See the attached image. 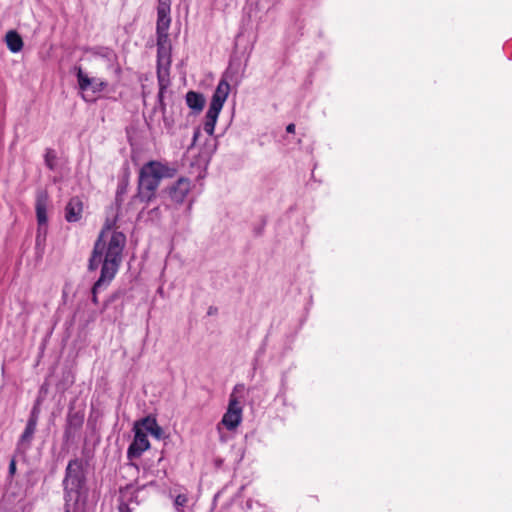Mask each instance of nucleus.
Wrapping results in <instances>:
<instances>
[{"instance_id":"15","label":"nucleus","mask_w":512,"mask_h":512,"mask_svg":"<svg viewBox=\"0 0 512 512\" xmlns=\"http://www.w3.org/2000/svg\"><path fill=\"white\" fill-rule=\"evenodd\" d=\"M139 426H143L147 432H149L152 436L156 437L157 439L161 438L162 436V428L158 425L155 418L147 416L140 420Z\"/></svg>"},{"instance_id":"4","label":"nucleus","mask_w":512,"mask_h":512,"mask_svg":"<svg viewBox=\"0 0 512 512\" xmlns=\"http://www.w3.org/2000/svg\"><path fill=\"white\" fill-rule=\"evenodd\" d=\"M119 251L120 243L116 240L110 245L107 257L101 266V273L99 279L94 283L91 293L92 302L98 304L97 293L102 287H107L108 284L114 279L119 270Z\"/></svg>"},{"instance_id":"14","label":"nucleus","mask_w":512,"mask_h":512,"mask_svg":"<svg viewBox=\"0 0 512 512\" xmlns=\"http://www.w3.org/2000/svg\"><path fill=\"white\" fill-rule=\"evenodd\" d=\"M169 75L170 73H165V71L157 73V80L159 84L158 100L162 111L166 109V105L164 103V93L170 84Z\"/></svg>"},{"instance_id":"2","label":"nucleus","mask_w":512,"mask_h":512,"mask_svg":"<svg viewBox=\"0 0 512 512\" xmlns=\"http://www.w3.org/2000/svg\"><path fill=\"white\" fill-rule=\"evenodd\" d=\"M116 219L107 218L98 237L95 241L91 256L89 258L88 270L95 271L100 264L103 265L104 259L107 257V253L109 251L110 245H112L113 241H118L120 243V251H119V266L122 262V253L126 244V236L124 233L113 230Z\"/></svg>"},{"instance_id":"16","label":"nucleus","mask_w":512,"mask_h":512,"mask_svg":"<svg viewBox=\"0 0 512 512\" xmlns=\"http://www.w3.org/2000/svg\"><path fill=\"white\" fill-rule=\"evenodd\" d=\"M6 44L8 49L13 52L17 53L20 52L23 48V40L21 36L14 30L8 31L5 36Z\"/></svg>"},{"instance_id":"31","label":"nucleus","mask_w":512,"mask_h":512,"mask_svg":"<svg viewBox=\"0 0 512 512\" xmlns=\"http://www.w3.org/2000/svg\"><path fill=\"white\" fill-rule=\"evenodd\" d=\"M198 134H199V131L195 132L194 139L197 138Z\"/></svg>"},{"instance_id":"25","label":"nucleus","mask_w":512,"mask_h":512,"mask_svg":"<svg viewBox=\"0 0 512 512\" xmlns=\"http://www.w3.org/2000/svg\"><path fill=\"white\" fill-rule=\"evenodd\" d=\"M171 5L162 3L157 6V17H170Z\"/></svg>"},{"instance_id":"1","label":"nucleus","mask_w":512,"mask_h":512,"mask_svg":"<svg viewBox=\"0 0 512 512\" xmlns=\"http://www.w3.org/2000/svg\"><path fill=\"white\" fill-rule=\"evenodd\" d=\"M174 174L175 169L166 164L156 160L148 161L139 171L137 193L133 196V201L147 204L154 200L162 179L171 178Z\"/></svg>"},{"instance_id":"17","label":"nucleus","mask_w":512,"mask_h":512,"mask_svg":"<svg viewBox=\"0 0 512 512\" xmlns=\"http://www.w3.org/2000/svg\"><path fill=\"white\" fill-rule=\"evenodd\" d=\"M240 411L227 410L223 415L222 424L229 430L235 429L241 422Z\"/></svg>"},{"instance_id":"9","label":"nucleus","mask_w":512,"mask_h":512,"mask_svg":"<svg viewBox=\"0 0 512 512\" xmlns=\"http://www.w3.org/2000/svg\"><path fill=\"white\" fill-rule=\"evenodd\" d=\"M84 210V203L79 196H74L69 199L65 206V220L69 223L79 222L82 219Z\"/></svg>"},{"instance_id":"6","label":"nucleus","mask_w":512,"mask_h":512,"mask_svg":"<svg viewBox=\"0 0 512 512\" xmlns=\"http://www.w3.org/2000/svg\"><path fill=\"white\" fill-rule=\"evenodd\" d=\"M134 432V439L127 450V458L129 460L139 458L143 452L150 448L147 434L139 427V423H135Z\"/></svg>"},{"instance_id":"22","label":"nucleus","mask_w":512,"mask_h":512,"mask_svg":"<svg viewBox=\"0 0 512 512\" xmlns=\"http://www.w3.org/2000/svg\"><path fill=\"white\" fill-rule=\"evenodd\" d=\"M227 410H232V411H240V415H242V407L240 405V402L238 401L236 395H235V391L231 393L230 395V398H229V405H228V409Z\"/></svg>"},{"instance_id":"19","label":"nucleus","mask_w":512,"mask_h":512,"mask_svg":"<svg viewBox=\"0 0 512 512\" xmlns=\"http://www.w3.org/2000/svg\"><path fill=\"white\" fill-rule=\"evenodd\" d=\"M84 421V414L81 412H74L72 409L69 410L67 415V427L69 429H79Z\"/></svg>"},{"instance_id":"8","label":"nucleus","mask_w":512,"mask_h":512,"mask_svg":"<svg viewBox=\"0 0 512 512\" xmlns=\"http://www.w3.org/2000/svg\"><path fill=\"white\" fill-rule=\"evenodd\" d=\"M77 80L79 88L82 91L91 89L94 93H97L105 90L108 86V83L105 80L100 78H89L85 73H83L81 68L78 69Z\"/></svg>"},{"instance_id":"10","label":"nucleus","mask_w":512,"mask_h":512,"mask_svg":"<svg viewBox=\"0 0 512 512\" xmlns=\"http://www.w3.org/2000/svg\"><path fill=\"white\" fill-rule=\"evenodd\" d=\"M229 91H230L229 83L224 79L220 80L216 87V90L214 91V94L212 96V99H211L208 109L220 112L222 110V107H223L228 95H229Z\"/></svg>"},{"instance_id":"18","label":"nucleus","mask_w":512,"mask_h":512,"mask_svg":"<svg viewBox=\"0 0 512 512\" xmlns=\"http://www.w3.org/2000/svg\"><path fill=\"white\" fill-rule=\"evenodd\" d=\"M219 113L220 112L213 111L211 109H208V111L206 112L203 129L208 135H213Z\"/></svg>"},{"instance_id":"5","label":"nucleus","mask_w":512,"mask_h":512,"mask_svg":"<svg viewBox=\"0 0 512 512\" xmlns=\"http://www.w3.org/2000/svg\"><path fill=\"white\" fill-rule=\"evenodd\" d=\"M49 205V194L44 189H39L36 192L35 199V211H36V219H37V234H36V244L40 243L41 238L45 239L47 234V208Z\"/></svg>"},{"instance_id":"21","label":"nucleus","mask_w":512,"mask_h":512,"mask_svg":"<svg viewBox=\"0 0 512 512\" xmlns=\"http://www.w3.org/2000/svg\"><path fill=\"white\" fill-rule=\"evenodd\" d=\"M129 186V179L128 177H124L119 183L116 191V201L121 202L123 201V195L126 194L127 189Z\"/></svg>"},{"instance_id":"3","label":"nucleus","mask_w":512,"mask_h":512,"mask_svg":"<svg viewBox=\"0 0 512 512\" xmlns=\"http://www.w3.org/2000/svg\"><path fill=\"white\" fill-rule=\"evenodd\" d=\"M86 473L83 460L71 459L65 469L63 479L64 500L66 503L73 501L77 503L81 494L85 491Z\"/></svg>"},{"instance_id":"11","label":"nucleus","mask_w":512,"mask_h":512,"mask_svg":"<svg viewBox=\"0 0 512 512\" xmlns=\"http://www.w3.org/2000/svg\"><path fill=\"white\" fill-rule=\"evenodd\" d=\"M191 190V181L188 178H179L174 185L169 188V195L175 203H183Z\"/></svg>"},{"instance_id":"7","label":"nucleus","mask_w":512,"mask_h":512,"mask_svg":"<svg viewBox=\"0 0 512 512\" xmlns=\"http://www.w3.org/2000/svg\"><path fill=\"white\" fill-rule=\"evenodd\" d=\"M38 420H39V409H38V407L34 406L31 410L26 427L19 438L18 446H23V447L30 446V443H31V441L34 437V433L36 431Z\"/></svg>"},{"instance_id":"24","label":"nucleus","mask_w":512,"mask_h":512,"mask_svg":"<svg viewBox=\"0 0 512 512\" xmlns=\"http://www.w3.org/2000/svg\"><path fill=\"white\" fill-rule=\"evenodd\" d=\"M167 31L168 30L156 31V33H157V47H160V46H170Z\"/></svg>"},{"instance_id":"29","label":"nucleus","mask_w":512,"mask_h":512,"mask_svg":"<svg viewBox=\"0 0 512 512\" xmlns=\"http://www.w3.org/2000/svg\"><path fill=\"white\" fill-rule=\"evenodd\" d=\"M287 133H295V124L290 123L286 127Z\"/></svg>"},{"instance_id":"27","label":"nucleus","mask_w":512,"mask_h":512,"mask_svg":"<svg viewBox=\"0 0 512 512\" xmlns=\"http://www.w3.org/2000/svg\"><path fill=\"white\" fill-rule=\"evenodd\" d=\"M16 473V460L15 458H12L9 463V476L13 477Z\"/></svg>"},{"instance_id":"13","label":"nucleus","mask_w":512,"mask_h":512,"mask_svg":"<svg viewBox=\"0 0 512 512\" xmlns=\"http://www.w3.org/2000/svg\"><path fill=\"white\" fill-rule=\"evenodd\" d=\"M187 106L196 113H200L205 105V97L202 93L188 91L185 96Z\"/></svg>"},{"instance_id":"23","label":"nucleus","mask_w":512,"mask_h":512,"mask_svg":"<svg viewBox=\"0 0 512 512\" xmlns=\"http://www.w3.org/2000/svg\"><path fill=\"white\" fill-rule=\"evenodd\" d=\"M170 23V17H157L156 31L168 30Z\"/></svg>"},{"instance_id":"20","label":"nucleus","mask_w":512,"mask_h":512,"mask_svg":"<svg viewBox=\"0 0 512 512\" xmlns=\"http://www.w3.org/2000/svg\"><path fill=\"white\" fill-rule=\"evenodd\" d=\"M56 159L57 155L55 151L51 148L46 149V153L44 156L45 164L49 168V170H54L56 167Z\"/></svg>"},{"instance_id":"26","label":"nucleus","mask_w":512,"mask_h":512,"mask_svg":"<svg viewBox=\"0 0 512 512\" xmlns=\"http://www.w3.org/2000/svg\"><path fill=\"white\" fill-rule=\"evenodd\" d=\"M188 502V497L185 494H178L175 498V505L176 506H185Z\"/></svg>"},{"instance_id":"12","label":"nucleus","mask_w":512,"mask_h":512,"mask_svg":"<svg viewBox=\"0 0 512 512\" xmlns=\"http://www.w3.org/2000/svg\"><path fill=\"white\" fill-rule=\"evenodd\" d=\"M171 47L160 46L157 47V73L164 72L169 73L171 65Z\"/></svg>"},{"instance_id":"30","label":"nucleus","mask_w":512,"mask_h":512,"mask_svg":"<svg viewBox=\"0 0 512 512\" xmlns=\"http://www.w3.org/2000/svg\"><path fill=\"white\" fill-rule=\"evenodd\" d=\"M162 3L171 5V0H158V4L162 5Z\"/></svg>"},{"instance_id":"28","label":"nucleus","mask_w":512,"mask_h":512,"mask_svg":"<svg viewBox=\"0 0 512 512\" xmlns=\"http://www.w3.org/2000/svg\"><path fill=\"white\" fill-rule=\"evenodd\" d=\"M119 512H132L128 505L122 504L119 506Z\"/></svg>"}]
</instances>
